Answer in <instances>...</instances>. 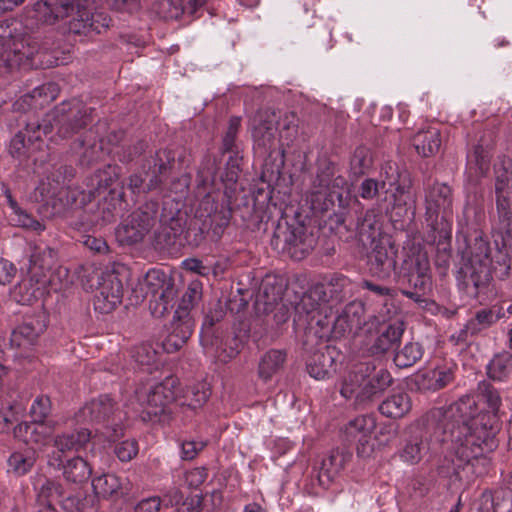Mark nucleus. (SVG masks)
I'll list each match as a JSON object with an SVG mask.
<instances>
[{
	"instance_id": "f257e3e1",
	"label": "nucleus",
	"mask_w": 512,
	"mask_h": 512,
	"mask_svg": "<svg viewBox=\"0 0 512 512\" xmlns=\"http://www.w3.org/2000/svg\"><path fill=\"white\" fill-rule=\"evenodd\" d=\"M477 395L479 402L484 404V409L475 414L477 402L473 396L464 395L450 406H456L460 402L467 406L465 412L454 415L453 422L466 427L469 432L479 436L484 441L485 447L497 448L499 445L498 434L502 428L500 407L502 397L500 391L489 381L483 380L478 383Z\"/></svg>"
},
{
	"instance_id": "f03ea898",
	"label": "nucleus",
	"mask_w": 512,
	"mask_h": 512,
	"mask_svg": "<svg viewBox=\"0 0 512 512\" xmlns=\"http://www.w3.org/2000/svg\"><path fill=\"white\" fill-rule=\"evenodd\" d=\"M467 406L460 402L456 406L437 407L411 427L410 435L399 451L400 459L408 464H418L428 455L432 445L446 443L447 429L454 415L465 412Z\"/></svg>"
},
{
	"instance_id": "7ed1b4c3",
	"label": "nucleus",
	"mask_w": 512,
	"mask_h": 512,
	"mask_svg": "<svg viewBox=\"0 0 512 512\" xmlns=\"http://www.w3.org/2000/svg\"><path fill=\"white\" fill-rule=\"evenodd\" d=\"M447 441L450 442L449 452L440 460L437 466L438 474L442 477H455L458 480H470L474 473V462L480 457L493 452L496 448H487L479 436L469 432L466 427L451 421L447 429Z\"/></svg>"
},
{
	"instance_id": "20e7f679",
	"label": "nucleus",
	"mask_w": 512,
	"mask_h": 512,
	"mask_svg": "<svg viewBox=\"0 0 512 512\" xmlns=\"http://www.w3.org/2000/svg\"><path fill=\"white\" fill-rule=\"evenodd\" d=\"M458 270V285L470 297L486 301L495 295L491 281L489 242L481 236L474 238L468 246L466 258Z\"/></svg>"
},
{
	"instance_id": "39448f33",
	"label": "nucleus",
	"mask_w": 512,
	"mask_h": 512,
	"mask_svg": "<svg viewBox=\"0 0 512 512\" xmlns=\"http://www.w3.org/2000/svg\"><path fill=\"white\" fill-rule=\"evenodd\" d=\"M496 217L492 236L497 249H512V160L502 157L494 165Z\"/></svg>"
},
{
	"instance_id": "423d86ee",
	"label": "nucleus",
	"mask_w": 512,
	"mask_h": 512,
	"mask_svg": "<svg viewBox=\"0 0 512 512\" xmlns=\"http://www.w3.org/2000/svg\"><path fill=\"white\" fill-rule=\"evenodd\" d=\"M38 44L23 32L17 20L0 21V68L13 70L38 52Z\"/></svg>"
},
{
	"instance_id": "0eeeda50",
	"label": "nucleus",
	"mask_w": 512,
	"mask_h": 512,
	"mask_svg": "<svg viewBox=\"0 0 512 512\" xmlns=\"http://www.w3.org/2000/svg\"><path fill=\"white\" fill-rule=\"evenodd\" d=\"M425 193V221L430 230H439L447 235L448 228H452V190L438 181H424Z\"/></svg>"
},
{
	"instance_id": "6e6552de",
	"label": "nucleus",
	"mask_w": 512,
	"mask_h": 512,
	"mask_svg": "<svg viewBox=\"0 0 512 512\" xmlns=\"http://www.w3.org/2000/svg\"><path fill=\"white\" fill-rule=\"evenodd\" d=\"M317 244L315 235L307 227L278 222L271 238V246L279 253L300 261L310 254Z\"/></svg>"
},
{
	"instance_id": "1a4fd4ad",
	"label": "nucleus",
	"mask_w": 512,
	"mask_h": 512,
	"mask_svg": "<svg viewBox=\"0 0 512 512\" xmlns=\"http://www.w3.org/2000/svg\"><path fill=\"white\" fill-rule=\"evenodd\" d=\"M122 412L118 403L107 394L86 403L75 414L78 423L101 424L111 430L109 438L115 440L123 435Z\"/></svg>"
},
{
	"instance_id": "9d476101",
	"label": "nucleus",
	"mask_w": 512,
	"mask_h": 512,
	"mask_svg": "<svg viewBox=\"0 0 512 512\" xmlns=\"http://www.w3.org/2000/svg\"><path fill=\"white\" fill-rule=\"evenodd\" d=\"M143 289L149 299V309L154 317H163L175 306L177 288L172 277L159 269L149 270L144 278Z\"/></svg>"
},
{
	"instance_id": "9b49d317",
	"label": "nucleus",
	"mask_w": 512,
	"mask_h": 512,
	"mask_svg": "<svg viewBox=\"0 0 512 512\" xmlns=\"http://www.w3.org/2000/svg\"><path fill=\"white\" fill-rule=\"evenodd\" d=\"M277 114L275 109L263 108L249 118L253 149L259 157L271 156L277 149L276 132L280 119Z\"/></svg>"
},
{
	"instance_id": "f8f14e48",
	"label": "nucleus",
	"mask_w": 512,
	"mask_h": 512,
	"mask_svg": "<svg viewBox=\"0 0 512 512\" xmlns=\"http://www.w3.org/2000/svg\"><path fill=\"white\" fill-rule=\"evenodd\" d=\"M175 388L176 380L166 378L163 382L150 387L144 395L139 394V400L144 405L143 420L153 423L168 421L171 413L169 405L176 397Z\"/></svg>"
},
{
	"instance_id": "ddd939ff",
	"label": "nucleus",
	"mask_w": 512,
	"mask_h": 512,
	"mask_svg": "<svg viewBox=\"0 0 512 512\" xmlns=\"http://www.w3.org/2000/svg\"><path fill=\"white\" fill-rule=\"evenodd\" d=\"M323 294L324 292L321 288H314L312 286L303 294L294 307L293 322L296 327L305 330L304 344L306 346H311V344L307 343L310 327L316 326L319 317L327 316L328 313H331L330 306L321 297Z\"/></svg>"
},
{
	"instance_id": "4468645a",
	"label": "nucleus",
	"mask_w": 512,
	"mask_h": 512,
	"mask_svg": "<svg viewBox=\"0 0 512 512\" xmlns=\"http://www.w3.org/2000/svg\"><path fill=\"white\" fill-rule=\"evenodd\" d=\"M91 109L82 101L71 99L63 101L54 109V122L57 127V134L62 139H68L91 121Z\"/></svg>"
},
{
	"instance_id": "2eb2a0df",
	"label": "nucleus",
	"mask_w": 512,
	"mask_h": 512,
	"mask_svg": "<svg viewBox=\"0 0 512 512\" xmlns=\"http://www.w3.org/2000/svg\"><path fill=\"white\" fill-rule=\"evenodd\" d=\"M303 348L306 353V370L312 378L323 380L336 372L341 353L335 346L315 340L311 346H306L303 343Z\"/></svg>"
},
{
	"instance_id": "dca6fc26",
	"label": "nucleus",
	"mask_w": 512,
	"mask_h": 512,
	"mask_svg": "<svg viewBox=\"0 0 512 512\" xmlns=\"http://www.w3.org/2000/svg\"><path fill=\"white\" fill-rule=\"evenodd\" d=\"M90 0H85L84 5L74 7L76 14L68 22V32L77 36L92 37L106 31L111 25V18L102 11L93 13L87 10Z\"/></svg>"
},
{
	"instance_id": "f3484780",
	"label": "nucleus",
	"mask_w": 512,
	"mask_h": 512,
	"mask_svg": "<svg viewBox=\"0 0 512 512\" xmlns=\"http://www.w3.org/2000/svg\"><path fill=\"white\" fill-rule=\"evenodd\" d=\"M91 441V431L81 428L71 432L59 433L53 438L54 450L48 455L47 463L50 467L63 465L66 453L79 452L87 447Z\"/></svg>"
},
{
	"instance_id": "a211bd4d",
	"label": "nucleus",
	"mask_w": 512,
	"mask_h": 512,
	"mask_svg": "<svg viewBox=\"0 0 512 512\" xmlns=\"http://www.w3.org/2000/svg\"><path fill=\"white\" fill-rule=\"evenodd\" d=\"M84 2L85 0H38L27 11V15L39 23L52 25L69 16L75 6H83Z\"/></svg>"
},
{
	"instance_id": "6ab92c4d",
	"label": "nucleus",
	"mask_w": 512,
	"mask_h": 512,
	"mask_svg": "<svg viewBox=\"0 0 512 512\" xmlns=\"http://www.w3.org/2000/svg\"><path fill=\"white\" fill-rule=\"evenodd\" d=\"M376 428V419L373 415H360L350 420L344 429L345 439L349 443H357V454L361 457L369 456L373 451L371 434Z\"/></svg>"
},
{
	"instance_id": "aec40b11",
	"label": "nucleus",
	"mask_w": 512,
	"mask_h": 512,
	"mask_svg": "<svg viewBox=\"0 0 512 512\" xmlns=\"http://www.w3.org/2000/svg\"><path fill=\"white\" fill-rule=\"evenodd\" d=\"M175 164V152L171 149H159L154 155L145 158L141 170L149 177V188H160L168 178Z\"/></svg>"
},
{
	"instance_id": "412c9836",
	"label": "nucleus",
	"mask_w": 512,
	"mask_h": 512,
	"mask_svg": "<svg viewBox=\"0 0 512 512\" xmlns=\"http://www.w3.org/2000/svg\"><path fill=\"white\" fill-rule=\"evenodd\" d=\"M123 297V284L115 272L103 274L98 292L94 297V307L100 313H110Z\"/></svg>"
},
{
	"instance_id": "4be33fe9",
	"label": "nucleus",
	"mask_w": 512,
	"mask_h": 512,
	"mask_svg": "<svg viewBox=\"0 0 512 512\" xmlns=\"http://www.w3.org/2000/svg\"><path fill=\"white\" fill-rule=\"evenodd\" d=\"M309 331L308 344H313L315 340H339L354 334L342 313L332 317V312L328 313L327 316L319 317L316 326L310 327Z\"/></svg>"
},
{
	"instance_id": "5701e85b",
	"label": "nucleus",
	"mask_w": 512,
	"mask_h": 512,
	"mask_svg": "<svg viewBox=\"0 0 512 512\" xmlns=\"http://www.w3.org/2000/svg\"><path fill=\"white\" fill-rule=\"evenodd\" d=\"M381 175L386 178L389 192L394 189L392 196L395 204L407 205L408 201L412 199L413 181L410 173L405 169L400 170L395 163L388 162L381 167Z\"/></svg>"
},
{
	"instance_id": "b1692460",
	"label": "nucleus",
	"mask_w": 512,
	"mask_h": 512,
	"mask_svg": "<svg viewBox=\"0 0 512 512\" xmlns=\"http://www.w3.org/2000/svg\"><path fill=\"white\" fill-rule=\"evenodd\" d=\"M337 223L351 231L354 237L363 245L372 244L379 234L377 215L373 210L361 212L355 218H339Z\"/></svg>"
},
{
	"instance_id": "393cba45",
	"label": "nucleus",
	"mask_w": 512,
	"mask_h": 512,
	"mask_svg": "<svg viewBox=\"0 0 512 512\" xmlns=\"http://www.w3.org/2000/svg\"><path fill=\"white\" fill-rule=\"evenodd\" d=\"M397 249L394 245L376 244L368 255L369 271L379 280H388L396 274Z\"/></svg>"
},
{
	"instance_id": "a878e982",
	"label": "nucleus",
	"mask_w": 512,
	"mask_h": 512,
	"mask_svg": "<svg viewBox=\"0 0 512 512\" xmlns=\"http://www.w3.org/2000/svg\"><path fill=\"white\" fill-rule=\"evenodd\" d=\"M307 202L314 214H322L332 210L336 205L344 207L348 202L347 188L323 187L310 185Z\"/></svg>"
},
{
	"instance_id": "bb28decb",
	"label": "nucleus",
	"mask_w": 512,
	"mask_h": 512,
	"mask_svg": "<svg viewBox=\"0 0 512 512\" xmlns=\"http://www.w3.org/2000/svg\"><path fill=\"white\" fill-rule=\"evenodd\" d=\"M52 132V125L49 120L39 123H28L25 131H19L10 142V153L13 157L21 158L25 155L29 145L42 141V135Z\"/></svg>"
},
{
	"instance_id": "cd10ccee",
	"label": "nucleus",
	"mask_w": 512,
	"mask_h": 512,
	"mask_svg": "<svg viewBox=\"0 0 512 512\" xmlns=\"http://www.w3.org/2000/svg\"><path fill=\"white\" fill-rule=\"evenodd\" d=\"M29 274L37 283L47 282L46 274L50 272L57 262V252L46 245H35L30 255Z\"/></svg>"
},
{
	"instance_id": "c85d7f7f",
	"label": "nucleus",
	"mask_w": 512,
	"mask_h": 512,
	"mask_svg": "<svg viewBox=\"0 0 512 512\" xmlns=\"http://www.w3.org/2000/svg\"><path fill=\"white\" fill-rule=\"evenodd\" d=\"M393 383V378L387 369H380L372 376L365 377L363 387L357 394V405L365 407L375 397L382 394Z\"/></svg>"
},
{
	"instance_id": "c756f323",
	"label": "nucleus",
	"mask_w": 512,
	"mask_h": 512,
	"mask_svg": "<svg viewBox=\"0 0 512 512\" xmlns=\"http://www.w3.org/2000/svg\"><path fill=\"white\" fill-rule=\"evenodd\" d=\"M194 329V318H187L174 314L170 332L162 343V348L167 353L178 351L191 337Z\"/></svg>"
},
{
	"instance_id": "7c9ffc66",
	"label": "nucleus",
	"mask_w": 512,
	"mask_h": 512,
	"mask_svg": "<svg viewBox=\"0 0 512 512\" xmlns=\"http://www.w3.org/2000/svg\"><path fill=\"white\" fill-rule=\"evenodd\" d=\"M337 165L330 158L323 155L316 161V172L311 184L315 188L333 187L347 188L346 179L337 174Z\"/></svg>"
},
{
	"instance_id": "2f4dec72",
	"label": "nucleus",
	"mask_w": 512,
	"mask_h": 512,
	"mask_svg": "<svg viewBox=\"0 0 512 512\" xmlns=\"http://www.w3.org/2000/svg\"><path fill=\"white\" fill-rule=\"evenodd\" d=\"M352 454L347 449H334L330 454L323 458L317 474L319 484L328 487L334 477L345 467L351 460Z\"/></svg>"
},
{
	"instance_id": "473e14b6",
	"label": "nucleus",
	"mask_w": 512,
	"mask_h": 512,
	"mask_svg": "<svg viewBox=\"0 0 512 512\" xmlns=\"http://www.w3.org/2000/svg\"><path fill=\"white\" fill-rule=\"evenodd\" d=\"M46 329L44 314L29 317L12 333L11 342L17 347L33 345Z\"/></svg>"
},
{
	"instance_id": "72a5a7b5",
	"label": "nucleus",
	"mask_w": 512,
	"mask_h": 512,
	"mask_svg": "<svg viewBox=\"0 0 512 512\" xmlns=\"http://www.w3.org/2000/svg\"><path fill=\"white\" fill-rule=\"evenodd\" d=\"M52 468L62 470L64 480L77 487H81L83 484L87 483L93 473L92 465L81 456H74L63 460V465Z\"/></svg>"
},
{
	"instance_id": "f704fd0d",
	"label": "nucleus",
	"mask_w": 512,
	"mask_h": 512,
	"mask_svg": "<svg viewBox=\"0 0 512 512\" xmlns=\"http://www.w3.org/2000/svg\"><path fill=\"white\" fill-rule=\"evenodd\" d=\"M455 368L452 365L437 366L417 376L420 389L438 391L454 381Z\"/></svg>"
},
{
	"instance_id": "c9c22d12",
	"label": "nucleus",
	"mask_w": 512,
	"mask_h": 512,
	"mask_svg": "<svg viewBox=\"0 0 512 512\" xmlns=\"http://www.w3.org/2000/svg\"><path fill=\"white\" fill-rule=\"evenodd\" d=\"M397 282L409 289H402L401 293L416 303L424 301V296L431 290V275L428 273H418L409 276H396Z\"/></svg>"
},
{
	"instance_id": "e433bc0d",
	"label": "nucleus",
	"mask_w": 512,
	"mask_h": 512,
	"mask_svg": "<svg viewBox=\"0 0 512 512\" xmlns=\"http://www.w3.org/2000/svg\"><path fill=\"white\" fill-rule=\"evenodd\" d=\"M350 279L344 275H332L325 283L314 285V288H321L324 294L322 299L330 306V311L334 305L341 303L347 296V288L350 286Z\"/></svg>"
},
{
	"instance_id": "4c0bfd02",
	"label": "nucleus",
	"mask_w": 512,
	"mask_h": 512,
	"mask_svg": "<svg viewBox=\"0 0 512 512\" xmlns=\"http://www.w3.org/2000/svg\"><path fill=\"white\" fill-rule=\"evenodd\" d=\"M373 371H375L373 363L365 362L356 365L344 378L340 389L341 395L345 399L355 397V403L357 404V394L363 387V381Z\"/></svg>"
},
{
	"instance_id": "58836bf2",
	"label": "nucleus",
	"mask_w": 512,
	"mask_h": 512,
	"mask_svg": "<svg viewBox=\"0 0 512 512\" xmlns=\"http://www.w3.org/2000/svg\"><path fill=\"white\" fill-rule=\"evenodd\" d=\"M481 509L493 512H512V491L508 488L486 489L482 492Z\"/></svg>"
},
{
	"instance_id": "ea45409f",
	"label": "nucleus",
	"mask_w": 512,
	"mask_h": 512,
	"mask_svg": "<svg viewBox=\"0 0 512 512\" xmlns=\"http://www.w3.org/2000/svg\"><path fill=\"white\" fill-rule=\"evenodd\" d=\"M441 134L435 127L418 131L412 138V145L422 157L435 155L441 147Z\"/></svg>"
},
{
	"instance_id": "a19ab883",
	"label": "nucleus",
	"mask_w": 512,
	"mask_h": 512,
	"mask_svg": "<svg viewBox=\"0 0 512 512\" xmlns=\"http://www.w3.org/2000/svg\"><path fill=\"white\" fill-rule=\"evenodd\" d=\"M505 316L506 312L502 306L493 305L489 308L480 309L468 320V330L478 335Z\"/></svg>"
},
{
	"instance_id": "79ce46f5",
	"label": "nucleus",
	"mask_w": 512,
	"mask_h": 512,
	"mask_svg": "<svg viewBox=\"0 0 512 512\" xmlns=\"http://www.w3.org/2000/svg\"><path fill=\"white\" fill-rule=\"evenodd\" d=\"M412 407L411 398L406 392H398L388 396L379 405V412L392 419L404 417Z\"/></svg>"
},
{
	"instance_id": "37998d69",
	"label": "nucleus",
	"mask_w": 512,
	"mask_h": 512,
	"mask_svg": "<svg viewBox=\"0 0 512 512\" xmlns=\"http://www.w3.org/2000/svg\"><path fill=\"white\" fill-rule=\"evenodd\" d=\"M405 331L403 321L390 323L375 339L371 346L374 354H384L397 345Z\"/></svg>"
},
{
	"instance_id": "c03bdc74",
	"label": "nucleus",
	"mask_w": 512,
	"mask_h": 512,
	"mask_svg": "<svg viewBox=\"0 0 512 512\" xmlns=\"http://www.w3.org/2000/svg\"><path fill=\"white\" fill-rule=\"evenodd\" d=\"M287 354L285 350L270 349L259 361L258 376L261 380L267 382L277 374L286 362Z\"/></svg>"
},
{
	"instance_id": "a18cd8bd",
	"label": "nucleus",
	"mask_w": 512,
	"mask_h": 512,
	"mask_svg": "<svg viewBox=\"0 0 512 512\" xmlns=\"http://www.w3.org/2000/svg\"><path fill=\"white\" fill-rule=\"evenodd\" d=\"M451 237L452 228H448L447 235H442L439 230H429L427 233V242L436 246L435 263L438 267L446 269L449 266L451 257Z\"/></svg>"
},
{
	"instance_id": "49530a36",
	"label": "nucleus",
	"mask_w": 512,
	"mask_h": 512,
	"mask_svg": "<svg viewBox=\"0 0 512 512\" xmlns=\"http://www.w3.org/2000/svg\"><path fill=\"white\" fill-rule=\"evenodd\" d=\"M230 212L225 209L215 210L207 215L199 212L198 217L204 223V229L210 232L212 241H218L230 222Z\"/></svg>"
},
{
	"instance_id": "de8ad7c7",
	"label": "nucleus",
	"mask_w": 512,
	"mask_h": 512,
	"mask_svg": "<svg viewBox=\"0 0 512 512\" xmlns=\"http://www.w3.org/2000/svg\"><path fill=\"white\" fill-rule=\"evenodd\" d=\"M36 463V453L32 449L13 452L7 459V472L21 477L29 473Z\"/></svg>"
},
{
	"instance_id": "09e8293b",
	"label": "nucleus",
	"mask_w": 512,
	"mask_h": 512,
	"mask_svg": "<svg viewBox=\"0 0 512 512\" xmlns=\"http://www.w3.org/2000/svg\"><path fill=\"white\" fill-rule=\"evenodd\" d=\"M65 497V489L63 485L52 479H45L37 492V502L39 508L54 507L55 503H60Z\"/></svg>"
},
{
	"instance_id": "8fccbe9b",
	"label": "nucleus",
	"mask_w": 512,
	"mask_h": 512,
	"mask_svg": "<svg viewBox=\"0 0 512 512\" xmlns=\"http://www.w3.org/2000/svg\"><path fill=\"white\" fill-rule=\"evenodd\" d=\"M428 272H430V262L427 253L417 251L406 256L396 272V276H409Z\"/></svg>"
},
{
	"instance_id": "3c124183",
	"label": "nucleus",
	"mask_w": 512,
	"mask_h": 512,
	"mask_svg": "<svg viewBox=\"0 0 512 512\" xmlns=\"http://www.w3.org/2000/svg\"><path fill=\"white\" fill-rule=\"evenodd\" d=\"M158 210L159 204L157 201H147L127 218L131 220V223L140 226L148 233L156 223Z\"/></svg>"
},
{
	"instance_id": "603ef678",
	"label": "nucleus",
	"mask_w": 512,
	"mask_h": 512,
	"mask_svg": "<svg viewBox=\"0 0 512 512\" xmlns=\"http://www.w3.org/2000/svg\"><path fill=\"white\" fill-rule=\"evenodd\" d=\"M75 170L71 165L61 162L54 163L47 172L46 178L50 186V192L55 194L65 187L74 177Z\"/></svg>"
},
{
	"instance_id": "864d4df0",
	"label": "nucleus",
	"mask_w": 512,
	"mask_h": 512,
	"mask_svg": "<svg viewBox=\"0 0 512 512\" xmlns=\"http://www.w3.org/2000/svg\"><path fill=\"white\" fill-rule=\"evenodd\" d=\"M60 92L55 82H48L34 88L31 93L25 95L24 100L30 99L29 105L33 108H42L54 101Z\"/></svg>"
},
{
	"instance_id": "5fc2aeb1",
	"label": "nucleus",
	"mask_w": 512,
	"mask_h": 512,
	"mask_svg": "<svg viewBox=\"0 0 512 512\" xmlns=\"http://www.w3.org/2000/svg\"><path fill=\"white\" fill-rule=\"evenodd\" d=\"M424 354L423 346L418 342H407L395 351L393 361L399 368H409L420 361Z\"/></svg>"
},
{
	"instance_id": "6e6d98bb",
	"label": "nucleus",
	"mask_w": 512,
	"mask_h": 512,
	"mask_svg": "<svg viewBox=\"0 0 512 512\" xmlns=\"http://www.w3.org/2000/svg\"><path fill=\"white\" fill-rule=\"evenodd\" d=\"M92 488L96 495L109 498L122 494L121 479L114 474H103L92 480Z\"/></svg>"
},
{
	"instance_id": "4d7b16f0",
	"label": "nucleus",
	"mask_w": 512,
	"mask_h": 512,
	"mask_svg": "<svg viewBox=\"0 0 512 512\" xmlns=\"http://www.w3.org/2000/svg\"><path fill=\"white\" fill-rule=\"evenodd\" d=\"M241 127V117L232 116L229 119L228 128L222 138V152L231 153L234 155L230 157L228 164L232 163L234 167V161H237L239 154V144L237 143V135Z\"/></svg>"
},
{
	"instance_id": "13d9d810",
	"label": "nucleus",
	"mask_w": 512,
	"mask_h": 512,
	"mask_svg": "<svg viewBox=\"0 0 512 512\" xmlns=\"http://www.w3.org/2000/svg\"><path fill=\"white\" fill-rule=\"evenodd\" d=\"M512 370V355L502 352L495 355L487 366L489 378L497 381L505 380Z\"/></svg>"
},
{
	"instance_id": "bf43d9fd",
	"label": "nucleus",
	"mask_w": 512,
	"mask_h": 512,
	"mask_svg": "<svg viewBox=\"0 0 512 512\" xmlns=\"http://www.w3.org/2000/svg\"><path fill=\"white\" fill-rule=\"evenodd\" d=\"M373 157L370 148L360 145L355 148L350 158V173L354 177L366 174L372 167Z\"/></svg>"
},
{
	"instance_id": "052dcab7",
	"label": "nucleus",
	"mask_w": 512,
	"mask_h": 512,
	"mask_svg": "<svg viewBox=\"0 0 512 512\" xmlns=\"http://www.w3.org/2000/svg\"><path fill=\"white\" fill-rule=\"evenodd\" d=\"M202 296V287L201 284L198 282L191 283L187 290L182 295V298L180 300V303L175 310V314L181 315L187 317V318H193L191 314V310L194 308V306L200 301Z\"/></svg>"
},
{
	"instance_id": "680f3d73",
	"label": "nucleus",
	"mask_w": 512,
	"mask_h": 512,
	"mask_svg": "<svg viewBox=\"0 0 512 512\" xmlns=\"http://www.w3.org/2000/svg\"><path fill=\"white\" fill-rule=\"evenodd\" d=\"M152 12L163 20H177L184 12L182 0H158L152 4Z\"/></svg>"
},
{
	"instance_id": "e2e57ef3",
	"label": "nucleus",
	"mask_w": 512,
	"mask_h": 512,
	"mask_svg": "<svg viewBox=\"0 0 512 512\" xmlns=\"http://www.w3.org/2000/svg\"><path fill=\"white\" fill-rule=\"evenodd\" d=\"M345 321L354 334H357L365 325V306L360 301H351L341 311Z\"/></svg>"
},
{
	"instance_id": "0e129e2a",
	"label": "nucleus",
	"mask_w": 512,
	"mask_h": 512,
	"mask_svg": "<svg viewBox=\"0 0 512 512\" xmlns=\"http://www.w3.org/2000/svg\"><path fill=\"white\" fill-rule=\"evenodd\" d=\"M277 115L280 117L277 124V131L281 138H284L287 142H292L297 134L299 127V118L294 112H284L276 110Z\"/></svg>"
},
{
	"instance_id": "69168bd1",
	"label": "nucleus",
	"mask_w": 512,
	"mask_h": 512,
	"mask_svg": "<svg viewBox=\"0 0 512 512\" xmlns=\"http://www.w3.org/2000/svg\"><path fill=\"white\" fill-rule=\"evenodd\" d=\"M147 232L140 226L131 223L130 219H126L116 230V237L122 244L132 245L141 242Z\"/></svg>"
},
{
	"instance_id": "338daca9",
	"label": "nucleus",
	"mask_w": 512,
	"mask_h": 512,
	"mask_svg": "<svg viewBox=\"0 0 512 512\" xmlns=\"http://www.w3.org/2000/svg\"><path fill=\"white\" fill-rule=\"evenodd\" d=\"M489 148V143L480 139L479 143L474 146L473 151L468 154L469 164H474L481 174H484L489 168Z\"/></svg>"
},
{
	"instance_id": "774afa93",
	"label": "nucleus",
	"mask_w": 512,
	"mask_h": 512,
	"mask_svg": "<svg viewBox=\"0 0 512 512\" xmlns=\"http://www.w3.org/2000/svg\"><path fill=\"white\" fill-rule=\"evenodd\" d=\"M210 389L206 383H197L187 388L184 398L186 404L192 408H200L208 400Z\"/></svg>"
}]
</instances>
